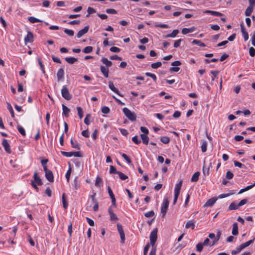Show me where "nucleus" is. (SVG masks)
I'll use <instances>...</instances> for the list:
<instances>
[{
	"label": "nucleus",
	"mask_w": 255,
	"mask_h": 255,
	"mask_svg": "<svg viewBox=\"0 0 255 255\" xmlns=\"http://www.w3.org/2000/svg\"><path fill=\"white\" fill-rule=\"evenodd\" d=\"M123 112L125 115L131 121H135L136 116L134 113H132L128 108H124L123 109Z\"/></svg>",
	"instance_id": "1"
},
{
	"label": "nucleus",
	"mask_w": 255,
	"mask_h": 255,
	"mask_svg": "<svg viewBox=\"0 0 255 255\" xmlns=\"http://www.w3.org/2000/svg\"><path fill=\"white\" fill-rule=\"evenodd\" d=\"M182 181H180L175 186V189H174V198L173 200V205H175L177 201L178 196L180 194V189L182 186Z\"/></svg>",
	"instance_id": "2"
},
{
	"label": "nucleus",
	"mask_w": 255,
	"mask_h": 255,
	"mask_svg": "<svg viewBox=\"0 0 255 255\" xmlns=\"http://www.w3.org/2000/svg\"><path fill=\"white\" fill-rule=\"evenodd\" d=\"M157 231L158 230L157 228H155L153 230V231L150 233V245L153 247L154 246L155 242L157 239Z\"/></svg>",
	"instance_id": "3"
},
{
	"label": "nucleus",
	"mask_w": 255,
	"mask_h": 255,
	"mask_svg": "<svg viewBox=\"0 0 255 255\" xmlns=\"http://www.w3.org/2000/svg\"><path fill=\"white\" fill-rule=\"evenodd\" d=\"M61 94L62 97L67 100H69L72 98V95L70 94L67 86L66 85L62 87Z\"/></svg>",
	"instance_id": "4"
},
{
	"label": "nucleus",
	"mask_w": 255,
	"mask_h": 255,
	"mask_svg": "<svg viewBox=\"0 0 255 255\" xmlns=\"http://www.w3.org/2000/svg\"><path fill=\"white\" fill-rule=\"evenodd\" d=\"M44 171L45 173V175L47 180L50 182H53L54 181V177L52 171L45 167H44Z\"/></svg>",
	"instance_id": "5"
},
{
	"label": "nucleus",
	"mask_w": 255,
	"mask_h": 255,
	"mask_svg": "<svg viewBox=\"0 0 255 255\" xmlns=\"http://www.w3.org/2000/svg\"><path fill=\"white\" fill-rule=\"evenodd\" d=\"M168 205L169 201L168 200V199H164L161 208V213L162 214L163 217L164 216L166 213L168 207Z\"/></svg>",
	"instance_id": "6"
},
{
	"label": "nucleus",
	"mask_w": 255,
	"mask_h": 255,
	"mask_svg": "<svg viewBox=\"0 0 255 255\" xmlns=\"http://www.w3.org/2000/svg\"><path fill=\"white\" fill-rule=\"evenodd\" d=\"M117 229L121 239L122 243H124L125 241V235L123 229V226L120 224H117Z\"/></svg>",
	"instance_id": "7"
},
{
	"label": "nucleus",
	"mask_w": 255,
	"mask_h": 255,
	"mask_svg": "<svg viewBox=\"0 0 255 255\" xmlns=\"http://www.w3.org/2000/svg\"><path fill=\"white\" fill-rule=\"evenodd\" d=\"M33 179L34 180L33 181H34L38 185L41 186L43 184V182L40 177L38 175V173L36 171L34 173Z\"/></svg>",
	"instance_id": "8"
},
{
	"label": "nucleus",
	"mask_w": 255,
	"mask_h": 255,
	"mask_svg": "<svg viewBox=\"0 0 255 255\" xmlns=\"http://www.w3.org/2000/svg\"><path fill=\"white\" fill-rule=\"evenodd\" d=\"M108 212L110 216L111 221H116L118 220L117 215L114 213L112 207H110L108 209Z\"/></svg>",
	"instance_id": "9"
},
{
	"label": "nucleus",
	"mask_w": 255,
	"mask_h": 255,
	"mask_svg": "<svg viewBox=\"0 0 255 255\" xmlns=\"http://www.w3.org/2000/svg\"><path fill=\"white\" fill-rule=\"evenodd\" d=\"M89 26L88 25L85 26L84 28L78 31V32L77 34V37L78 38L81 37L83 35L87 33V32L89 30Z\"/></svg>",
	"instance_id": "10"
},
{
	"label": "nucleus",
	"mask_w": 255,
	"mask_h": 255,
	"mask_svg": "<svg viewBox=\"0 0 255 255\" xmlns=\"http://www.w3.org/2000/svg\"><path fill=\"white\" fill-rule=\"evenodd\" d=\"M108 191L109 194L110 196V198H111V200H112V205L116 206V198H115L114 194L110 186L108 187Z\"/></svg>",
	"instance_id": "11"
},
{
	"label": "nucleus",
	"mask_w": 255,
	"mask_h": 255,
	"mask_svg": "<svg viewBox=\"0 0 255 255\" xmlns=\"http://www.w3.org/2000/svg\"><path fill=\"white\" fill-rule=\"evenodd\" d=\"M2 144L3 146L5 151L8 153H10L11 150L10 148L9 144L7 142V140L5 139H3L2 142Z\"/></svg>",
	"instance_id": "12"
},
{
	"label": "nucleus",
	"mask_w": 255,
	"mask_h": 255,
	"mask_svg": "<svg viewBox=\"0 0 255 255\" xmlns=\"http://www.w3.org/2000/svg\"><path fill=\"white\" fill-rule=\"evenodd\" d=\"M33 40V35L32 32L28 31L27 35L24 38V42L25 43L28 42H32Z\"/></svg>",
	"instance_id": "13"
},
{
	"label": "nucleus",
	"mask_w": 255,
	"mask_h": 255,
	"mask_svg": "<svg viewBox=\"0 0 255 255\" xmlns=\"http://www.w3.org/2000/svg\"><path fill=\"white\" fill-rule=\"evenodd\" d=\"M217 200V199L214 197L209 199L204 204V207H206L212 206L215 203Z\"/></svg>",
	"instance_id": "14"
},
{
	"label": "nucleus",
	"mask_w": 255,
	"mask_h": 255,
	"mask_svg": "<svg viewBox=\"0 0 255 255\" xmlns=\"http://www.w3.org/2000/svg\"><path fill=\"white\" fill-rule=\"evenodd\" d=\"M64 75V72L63 69L60 68L57 73V77L58 81H60L63 79Z\"/></svg>",
	"instance_id": "15"
},
{
	"label": "nucleus",
	"mask_w": 255,
	"mask_h": 255,
	"mask_svg": "<svg viewBox=\"0 0 255 255\" xmlns=\"http://www.w3.org/2000/svg\"><path fill=\"white\" fill-rule=\"evenodd\" d=\"M109 88L114 92L116 93V94H118L119 96H121V95L120 94L119 91L118 89L115 88L114 83L112 81H110L109 82Z\"/></svg>",
	"instance_id": "16"
},
{
	"label": "nucleus",
	"mask_w": 255,
	"mask_h": 255,
	"mask_svg": "<svg viewBox=\"0 0 255 255\" xmlns=\"http://www.w3.org/2000/svg\"><path fill=\"white\" fill-rule=\"evenodd\" d=\"M255 240V237L252 240H251L246 243H244L242 244H241L240 247H241V248L242 249V250H243L244 249H245V248L246 247H249L250 245H251L252 244H253Z\"/></svg>",
	"instance_id": "17"
},
{
	"label": "nucleus",
	"mask_w": 255,
	"mask_h": 255,
	"mask_svg": "<svg viewBox=\"0 0 255 255\" xmlns=\"http://www.w3.org/2000/svg\"><path fill=\"white\" fill-rule=\"evenodd\" d=\"M179 32V30L175 29L172 31V33L164 36V38H168V37L174 38L176 36V35L178 34Z\"/></svg>",
	"instance_id": "18"
},
{
	"label": "nucleus",
	"mask_w": 255,
	"mask_h": 255,
	"mask_svg": "<svg viewBox=\"0 0 255 255\" xmlns=\"http://www.w3.org/2000/svg\"><path fill=\"white\" fill-rule=\"evenodd\" d=\"M241 31H242V34L243 35L244 40L245 41H247L249 39L248 33L247 32V31H246L244 26L242 24L241 25Z\"/></svg>",
	"instance_id": "19"
},
{
	"label": "nucleus",
	"mask_w": 255,
	"mask_h": 255,
	"mask_svg": "<svg viewBox=\"0 0 255 255\" xmlns=\"http://www.w3.org/2000/svg\"><path fill=\"white\" fill-rule=\"evenodd\" d=\"M140 136L142 139V143L145 145H147L149 142V137L147 135L144 134H140Z\"/></svg>",
	"instance_id": "20"
},
{
	"label": "nucleus",
	"mask_w": 255,
	"mask_h": 255,
	"mask_svg": "<svg viewBox=\"0 0 255 255\" xmlns=\"http://www.w3.org/2000/svg\"><path fill=\"white\" fill-rule=\"evenodd\" d=\"M62 109L63 115L66 117H68L70 109L63 104L62 105Z\"/></svg>",
	"instance_id": "21"
},
{
	"label": "nucleus",
	"mask_w": 255,
	"mask_h": 255,
	"mask_svg": "<svg viewBox=\"0 0 255 255\" xmlns=\"http://www.w3.org/2000/svg\"><path fill=\"white\" fill-rule=\"evenodd\" d=\"M100 69L104 76L106 78H108L109 76V70L104 66H101Z\"/></svg>",
	"instance_id": "22"
},
{
	"label": "nucleus",
	"mask_w": 255,
	"mask_h": 255,
	"mask_svg": "<svg viewBox=\"0 0 255 255\" xmlns=\"http://www.w3.org/2000/svg\"><path fill=\"white\" fill-rule=\"evenodd\" d=\"M65 60L68 63L72 64L78 61V58L70 57L65 58Z\"/></svg>",
	"instance_id": "23"
},
{
	"label": "nucleus",
	"mask_w": 255,
	"mask_h": 255,
	"mask_svg": "<svg viewBox=\"0 0 255 255\" xmlns=\"http://www.w3.org/2000/svg\"><path fill=\"white\" fill-rule=\"evenodd\" d=\"M195 30V27H192L190 28H184L182 29V34H188L189 33H191V32H192L194 31V30Z\"/></svg>",
	"instance_id": "24"
},
{
	"label": "nucleus",
	"mask_w": 255,
	"mask_h": 255,
	"mask_svg": "<svg viewBox=\"0 0 255 255\" xmlns=\"http://www.w3.org/2000/svg\"><path fill=\"white\" fill-rule=\"evenodd\" d=\"M232 233L234 236H236L238 234V226L237 223L233 224Z\"/></svg>",
	"instance_id": "25"
},
{
	"label": "nucleus",
	"mask_w": 255,
	"mask_h": 255,
	"mask_svg": "<svg viewBox=\"0 0 255 255\" xmlns=\"http://www.w3.org/2000/svg\"><path fill=\"white\" fill-rule=\"evenodd\" d=\"M101 61L105 64L107 67H110L112 65V62L108 60L106 58L103 57L101 59Z\"/></svg>",
	"instance_id": "26"
},
{
	"label": "nucleus",
	"mask_w": 255,
	"mask_h": 255,
	"mask_svg": "<svg viewBox=\"0 0 255 255\" xmlns=\"http://www.w3.org/2000/svg\"><path fill=\"white\" fill-rule=\"evenodd\" d=\"M70 143L73 148H76L77 149H80V145L77 142H74L72 138L71 139Z\"/></svg>",
	"instance_id": "27"
},
{
	"label": "nucleus",
	"mask_w": 255,
	"mask_h": 255,
	"mask_svg": "<svg viewBox=\"0 0 255 255\" xmlns=\"http://www.w3.org/2000/svg\"><path fill=\"white\" fill-rule=\"evenodd\" d=\"M200 176V172H196L194 173V174L192 175L191 178V181L192 182H196L199 179V177Z\"/></svg>",
	"instance_id": "28"
},
{
	"label": "nucleus",
	"mask_w": 255,
	"mask_h": 255,
	"mask_svg": "<svg viewBox=\"0 0 255 255\" xmlns=\"http://www.w3.org/2000/svg\"><path fill=\"white\" fill-rule=\"evenodd\" d=\"M102 185H103V182H102V178L101 177L98 176L96 179L95 186L97 187H99L101 186H102Z\"/></svg>",
	"instance_id": "29"
},
{
	"label": "nucleus",
	"mask_w": 255,
	"mask_h": 255,
	"mask_svg": "<svg viewBox=\"0 0 255 255\" xmlns=\"http://www.w3.org/2000/svg\"><path fill=\"white\" fill-rule=\"evenodd\" d=\"M255 186V182L251 185H249L248 186H247L246 187H245V188H243L242 189H241L239 192V194H241L245 191H247L250 189H251V188H252L253 187H254Z\"/></svg>",
	"instance_id": "30"
},
{
	"label": "nucleus",
	"mask_w": 255,
	"mask_h": 255,
	"mask_svg": "<svg viewBox=\"0 0 255 255\" xmlns=\"http://www.w3.org/2000/svg\"><path fill=\"white\" fill-rule=\"evenodd\" d=\"M254 7H252V6H249L246 9L245 15L246 16L251 15L252 12H253V11L254 10Z\"/></svg>",
	"instance_id": "31"
},
{
	"label": "nucleus",
	"mask_w": 255,
	"mask_h": 255,
	"mask_svg": "<svg viewBox=\"0 0 255 255\" xmlns=\"http://www.w3.org/2000/svg\"><path fill=\"white\" fill-rule=\"evenodd\" d=\"M192 43L194 44L198 45L201 47H205V44L204 43L202 42L201 40L195 39V40H193Z\"/></svg>",
	"instance_id": "32"
},
{
	"label": "nucleus",
	"mask_w": 255,
	"mask_h": 255,
	"mask_svg": "<svg viewBox=\"0 0 255 255\" xmlns=\"http://www.w3.org/2000/svg\"><path fill=\"white\" fill-rule=\"evenodd\" d=\"M28 20L32 23H34L35 22H41L42 21L37 18H35L33 16H30L28 17Z\"/></svg>",
	"instance_id": "33"
},
{
	"label": "nucleus",
	"mask_w": 255,
	"mask_h": 255,
	"mask_svg": "<svg viewBox=\"0 0 255 255\" xmlns=\"http://www.w3.org/2000/svg\"><path fill=\"white\" fill-rule=\"evenodd\" d=\"M185 227L186 229H189L190 228H191L192 229H194V228L195 227V224L192 221H189L187 222V223L185 225Z\"/></svg>",
	"instance_id": "34"
},
{
	"label": "nucleus",
	"mask_w": 255,
	"mask_h": 255,
	"mask_svg": "<svg viewBox=\"0 0 255 255\" xmlns=\"http://www.w3.org/2000/svg\"><path fill=\"white\" fill-rule=\"evenodd\" d=\"M160 139V141L164 144L168 143L170 141V138L168 136H161Z\"/></svg>",
	"instance_id": "35"
},
{
	"label": "nucleus",
	"mask_w": 255,
	"mask_h": 255,
	"mask_svg": "<svg viewBox=\"0 0 255 255\" xmlns=\"http://www.w3.org/2000/svg\"><path fill=\"white\" fill-rule=\"evenodd\" d=\"M238 207H239V206H238V204L235 202H233L230 205L229 209L230 210H234L237 209Z\"/></svg>",
	"instance_id": "36"
},
{
	"label": "nucleus",
	"mask_w": 255,
	"mask_h": 255,
	"mask_svg": "<svg viewBox=\"0 0 255 255\" xmlns=\"http://www.w3.org/2000/svg\"><path fill=\"white\" fill-rule=\"evenodd\" d=\"M162 65V63L161 62H157L155 63H152L151 65V67L153 69H157Z\"/></svg>",
	"instance_id": "37"
},
{
	"label": "nucleus",
	"mask_w": 255,
	"mask_h": 255,
	"mask_svg": "<svg viewBox=\"0 0 255 255\" xmlns=\"http://www.w3.org/2000/svg\"><path fill=\"white\" fill-rule=\"evenodd\" d=\"M62 198V203H63V208L64 209H66L67 208V206H68V203H67V201L66 200L65 193L63 194Z\"/></svg>",
	"instance_id": "38"
},
{
	"label": "nucleus",
	"mask_w": 255,
	"mask_h": 255,
	"mask_svg": "<svg viewBox=\"0 0 255 255\" xmlns=\"http://www.w3.org/2000/svg\"><path fill=\"white\" fill-rule=\"evenodd\" d=\"M77 110L78 111V115L80 119H81L83 117V112L82 109L80 107H77Z\"/></svg>",
	"instance_id": "39"
},
{
	"label": "nucleus",
	"mask_w": 255,
	"mask_h": 255,
	"mask_svg": "<svg viewBox=\"0 0 255 255\" xmlns=\"http://www.w3.org/2000/svg\"><path fill=\"white\" fill-rule=\"evenodd\" d=\"M93 49L92 46H87L83 49V52L85 53H90L92 51Z\"/></svg>",
	"instance_id": "40"
},
{
	"label": "nucleus",
	"mask_w": 255,
	"mask_h": 255,
	"mask_svg": "<svg viewBox=\"0 0 255 255\" xmlns=\"http://www.w3.org/2000/svg\"><path fill=\"white\" fill-rule=\"evenodd\" d=\"M207 143L206 141H203L201 145V150L203 152H205L207 150Z\"/></svg>",
	"instance_id": "41"
},
{
	"label": "nucleus",
	"mask_w": 255,
	"mask_h": 255,
	"mask_svg": "<svg viewBox=\"0 0 255 255\" xmlns=\"http://www.w3.org/2000/svg\"><path fill=\"white\" fill-rule=\"evenodd\" d=\"M234 165L236 167H238L240 168H246V166L242 163H240V162H238L237 161H234Z\"/></svg>",
	"instance_id": "42"
},
{
	"label": "nucleus",
	"mask_w": 255,
	"mask_h": 255,
	"mask_svg": "<svg viewBox=\"0 0 255 255\" xmlns=\"http://www.w3.org/2000/svg\"><path fill=\"white\" fill-rule=\"evenodd\" d=\"M118 174L120 178L122 180H125L128 178V176L125 175L124 173H123L121 172H118Z\"/></svg>",
	"instance_id": "43"
},
{
	"label": "nucleus",
	"mask_w": 255,
	"mask_h": 255,
	"mask_svg": "<svg viewBox=\"0 0 255 255\" xmlns=\"http://www.w3.org/2000/svg\"><path fill=\"white\" fill-rule=\"evenodd\" d=\"M119 171H117L116 168L113 165H111L110 167V174H118Z\"/></svg>",
	"instance_id": "44"
},
{
	"label": "nucleus",
	"mask_w": 255,
	"mask_h": 255,
	"mask_svg": "<svg viewBox=\"0 0 255 255\" xmlns=\"http://www.w3.org/2000/svg\"><path fill=\"white\" fill-rule=\"evenodd\" d=\"M64 31L65 33H66L67 34H68V35L71 36H73L74 34L73 30L65 28L64 30Z\"/></svg>",
	"instance_id": "45"
},
{
	"label": "nucleus",
	"mask_w": 255,
	"mask_h": 255,
	"mask_svg": "<svg viewBox=\"0 0 255 255\" xmlns=\"http://www.w3.org/2000/svg\"><path fill=\"white\" fill-rule=\"evenodd\" d=\"M145 75L147 76L151 77L153 80L154 81L156 82L157 78H156V76L155 74L149 73V72H146V73H145Z\"/></svg>",
	"instance_id": "46"
},
{
	"label": "nucleus",
	"mask_w": 255,
	"mask_h": 255,
	"mask_svg": "<svg viewBox=\"0 0 255 255\" xmlns=\"http://www.w3.org/2000/svg\"><path fill=\"white\" fill-rule=\"evenodd\" d=\"M17 129L18 131L23 135H25V131L24 129L20 126H18L17 127Z\"/></svg>",
	"instance_id": "47"
},
{
	"label": "nucleus",
	"mask_w": 255,
	"mask_h": 255,
	"mask_svg": "<svg viewBox=\"0 0 255 255\" xmlns=\"http://www.w3.org/2000/svg\"><path fill=\"white\" fill-rule=\"evenodd\" d=\"M233 176L234 174L232 172H231L230 171H228L227 172L226 174V178L227 179H231L233 178Z\"/></svg>",
	"instance_id": "48"
},
{
	"label": "nucleus",
	"mask_w": 255,
	"mask_h": 255,
	"mask_svg": "<svg viewBox=\"0 0 255 255\" xmlns=\"http://www.w3.org/2000/svg\"><path fill=\"white\" fill-rule=\"evenodd\" d=\"M101 111L103 114H108L110 112V109L109 107L104 106L102 108Z\"/></svg>",
	"instance_id": "49"
},
{
	"label": "nucleus",
	"mask_w": 255,
	"mask_h": 255,
	"mask_svg": "<svg viewBox=\"0 0 255 255\" xmlns=\"http://www.w3.org/2000/svg\"><path fill=\"white\" fill-rule=\"evenodd\" d=\"M37 60H38L39 65V66L40 67V68H41V70L42 71V73L43 74H45V70H44V65L42 64V62L41 59L40 58H38Z\"/></svg>",
	"instance_id": "50"
},
{
	"label": "nucleus",
	"mask_w": 255,
	"mask_h": 255,
	"mask_svg": "<svg viewBox=\"0 0 255 255\" xmlns=\"http://www.w3.org/2000/svg\"><path fill=\"white\" fill-rule=\"evenodd\" d=\"M132 141L134 142L135 144H138L141 142L140 139H138V136L137 135H135L132 138Z\"/></svg>",
	"instance_id": "51"
},
{
	"label": "nucleus",
	"mask_w": 255,
	"mask_h": 255,
	"mask_svg": "<svg viewBox=\"0 0 255 255\" xmlns=\"http://www.w3.org/2000/svg\"><path fill=\"white\" fill-rule=\"evenodd\" d=\"M203 249V245L200 243L196 245V250L199 252H201Z\"/></svg>",
	"instance_id": "52"
},
{
	"label": "nucleus",
	"mask_w": 255,
	"mask_h": 255,
	"mask_svg": "<svg viewBox=\"0 0 255 255\" xmlns=\"http://www.w3.org/2000/svg\"><path fill=\"white\" fill-rule=\"evenodd\" d=\"M121 155L127 161V162L128 163H129V164L131 163V161L130 159L129 158V157L127 154H126L125 153H122L121 154Z\"/></svg>",
	"instance_id": "53"
},
{
	"label": "nucleus",
	"mask_w": 255,
	"mask_h": 255,
	"mask_svg": "<svg viewBox=\"0 0 255 255\" xmlns=\"http://www.w3.org/2000/svg\"><path fill=\"white\" fill-rule=\"evenodd\" d=\"M110 50L113 52L118 53L121 51V49L117 47L113 46L110 49Z\"/></svg>",
	"instance_id": "54"
},
{
	"label": "nucleus",
	"mask_w": 255,
	"mask_h": 255,
	"mask_svg": "<svg viewBox=\"0 0 255 255\" xmlns=\"http://www.w3.org/2000/svg\"><path fill=\"white\" fill-rule=\"evenodd\" d=\"M87 12L88 14H87L86 17H88L89 16V14H90L95 13L96 11L93 8L91 7H89L87 9Z\"/></svg>",
	"instance_id": "55"
},
{
	"label": "nucleus",
	"mask_w": 255,
	"mask_h": 255,
	"mask_svg": "<svg viewBox=\"0 0 255 255\" xmlns=\"http://www.w3.org/2000/svg\"><path fill=\"white\" fill-rule=\"evenodd\" d=\"M61 153L63 156H65L66 157H71L72 156V152H66V151H61Z\"/></svg>",
	"instance_id": "56"
},
{
	"label": "nucleus",
	"mask_w": 255,
	"mask_h": 255,
	"mask_svg": "<svg viewBox=\"0 0 255 255\" xmlns=\"http://www.w3.org/2000/svg\"><path fill=\"white\" fill-rule=\"evenodd\" d=\"M154 212L153 211H151L150 212H147V213H145L144 214V216L147 217V218H150V217H152L153 216H154Z\"/></svg>",
	"instance_id": "57"
},
{
	"label": "nucleus",
	"mask_w": 255,
	"mask_h": 255,
	"mask_svg": "<svg viewBox=\"0 0 255 255\" xmlns=\"http://www.w3.org/2000/svg\"><path fill=\"white\" fill-rule=\"evenodd\" d=\"M211 73L213 75V76L212 78V81H214L215 80V78L218 75L219 71H211Z\"/></svg>",
	"instance_id": "58"
},
{
	"label": "nucleus",
	"mask_w": 255,
	"mask_h": 255,
	"mask_svg": "<svg viewBox=\"0 0 255 255\" xmlns=\"http://www.w3.org/2000/svg\"><path fill=\"white\" fill-rule=\"evenodd\" d=\"M140 129V130L141 131V132H142L143 133V134H146V135H147L148 134L149 131L146 128L144 127H141Z\"/></svg>",
	"instance_id": "59"
},
{
	"label": "nucleus",
	"mask_w": 255,
	"mask_h": 255,
	"mask_svg": "<svg viewBox=\"0 0 255 255\" xmlns=\"http://www.w3.org/2000/svg\"><path fill=\"white\" fill-rule=\"evenodd\" d=\"M249 54L251 56L254 57L255 55V49L251 47L249 48Z\"/></svg>",
	"instance_id": "60"
},
{
	"label": "nucleus",
	"mask_w": 255,
	"mask_h": 255,
	"mask_svg": "<svg viewBox=\"0 0 255 255\" xmlns=\"http://www.w3.org/2000/svg\"><path fill=\"white\" fill-rule=\"evenodd\" d=\"M150 247L149 244H147L145 246L144 248L143 249V255H147V252L149 250V248Z\"/></svg>",
	"instance_id": "61"
},
{
	"label": "nucleus",
	"mask_w": 255,
	"mask_h": 255,
	"mask_svg": "<svg viewBox=\"0 0 255 255\" xmlns=\"http://www.w3.org/2000/svg\"><path fill=\"white\" fill-rule=\"evenodd\" d=\"M242 249L239 246L238 247L236 250H233L231 252L232 255H236L237 254L240 253L242 251Z\"/></svg>",
	"instance_id": "62"
},
{
	"label": "nucleus",
	"mask_w": 255,
	"mask_h": 255,
	"mask_svg": "<svg viewBox=\"0 0 255 255\" xmlns=\"http://www.w3.org/2000/svg\"><path fill=\"white\" fill-rule=\"evenodd\" d=\"M106 12L108 13L116 14L117 11L115 9L108 8L106 9Z\"/></svg>",
	"instance_id": "63"
},
{
	"label": "nucleus",
	"mask_w": 255,
	"mask_h": 255,
	"mask_svg": "<svg viewBox=\"0 0 255 255\" xmlns=\"http://www.w3.org/2000/svg\"><path fill=\"white\" fill-rule=\"evenodd\" d=\"M72 156L80 157L82 156V154L80 151H73Z\"/></svg>",
	"instance_id": "64"
}]
</instances>
